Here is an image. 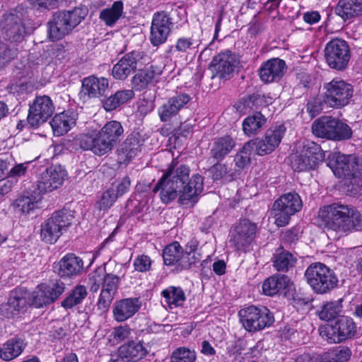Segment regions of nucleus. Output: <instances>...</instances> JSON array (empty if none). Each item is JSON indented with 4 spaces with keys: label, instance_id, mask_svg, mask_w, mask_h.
<instances>
[{
    "label": "nucleus",
    "instance_id": "59",
    "mask_svg": "<svg viewBox=\"0 0 362 362\" xmlns=\"http://www.w3.org/2000/svg\"><path fill=\"white\" fill-rule=\"evenodd\" d=\"M250 148V143L245 144L243 149L236 154L235 161L236 165L240 168H244L247 165L250 161V155L247 153V150Z\"/></svg>",
    "mask_w": 362,
    "mask_h": 362
},
{
    "label": "nucleus",
    "instance_id": "51",
    "mask_svg": "<svg viewBox=\"0 0 362 362\" xmlns=\"http://www.w3.org/2000/svg\"><path fill=\"white\" fill-rule=\"evenodd\" d=\"M42 284L52 303L57 300L65 291V284L60 280H56L48 284Z\"/></svg>",
    "mask_w": 362,
    "mask_h": 362
},
{
    "label": "nucleus",
    "instance_id": "22",
    "mask_svg": "<svg viewBox=\"0 0 362 362\" xmlns=\"http://www.w3.org/2000/svg\"><path fill=\"white\" fill-rule=\"evenodd\" d=\"M141 302L138 298H124L117 301L113 308L114 319L119 322L133 317L141 308Z\"/></svg>",
    "mask_w": 362,
    "mask_h": 362
},
{
    "label": "nucleus",
    "instance_id": "2",
    "mask_svg": "<svg viewBox=\"0 0 362 362\" xmlns=\"http://www.w3.org/2000/svg\"><path fill=\"white\" fill-rule=\"evenodd\" d=\"M124 135L122 124L116 120L107 122L100 130H89L77 138L83 150L101 156L111 151Z\"/></svg>",
    "mask_w": 362,
    "mask_h": 362
},
{
    "label": "nucleus",
    "instance_id": "1",
    "mask_svg": "<svg viewBox=\"0 0 362 362\" xmlns=\"http://www.w3.org/2000/svg\"><path fill=\"white\" fill-rule=\"evenodd\" d=\"M189 168L178 165L173 160L153 189V192L160 191L163 202L168 203L177 197L179 201L193 200L203 189V178L199 174H194L189 178Z\"/></svg>",
    "mask_w": 362,
    "mask_h": 362
},
{
    "label": "nucleus",
    "instance_id": "17",
    "mask_svg": "<svg viewBox=\"0 0 362 362\" xmlns=\"http://www.w3.org/2000/svg\"><path fill=\"white\" fill-rule=\"evenodd\" d=\"M173 23L169 16L163 11L157 12L153 15L151 26L150 41L153 46L164 43L171 30Z\"/></svg>",
    "mask_w": 362,
    "mask_h": 362
},
{
    "label": "nucleus",
    "instance_id": "40",
    "mask_svg": "<svg viewBox=\"0 0 362 362\" xmlns=\"http://www.w3.org/2000/svg\"><path fill=\"white\" fill-rule=\"evenodd\" d=\"M235 146V142L230 136L218 139L211 149V156L216 160H222L228 154Z\"/></svg>",
    "mask_w": 362,
    "mask_h": 362
},
{
    "label": "nucleus",
    "instance_id": "8",
    "mask_svg": "<svg viewBox=\"0 0 362 362\" xmlns=\"http://www.w3.org/2000/svg\"><path fill=\"white\" fill-rule=\"evenodd\" d=\"M324 89L323 103L334 108L347 105L354 95L352 86L340 78H334L325 83Z\"/></svg>",
    "mask_w": 362,
    "mask_h": 362
},
{
    "label": "nucleus",
    "instance_id": "61",
    "mask_svg": "<svg viewBox=\"0 0 362 362\" xmlns=\"http://www.w3.org/2000/svg\"><path fill=\"white\" fill-rule=\"evenodd\" d=\"M210 173L214 180H218L227 173V168L221 163H216L210 168Z\"/></svg>",
    "mask_w": 362,
    "mask_h": 362
},
{
    "label": "nucleus",
    "instance_id": "6",
    "mask_svg": "<svg viewBox=\"0 0 362 362\" xmlns=\"http://www.w3.org/2000/svg\"><path fill=\"white\" fill-rule=\"evenodd\" d=\"M327 165L332 169L335 176L350 180L346 182V185L348 186L350 184L356 185L354 189L356 193L360 192L361 181L358 178V163L355 156L336 153L333 155V160L330 161Z\"/></svg>",
    "mask_w": 362,
    "mask_h": 362
},
{
    "label": "nucleus",
    "instance_id": "55",
    "mask_svg": "<svg viewBox=\"0 0 362 362\" xmlns=\"http://www.w3.org/2000/svg\"><path fill=\"white\" fill-rule=\"evenodd\" d=\"M16 55V51L0 42V69L11 61Z\"/></svg>",
    "mask_w": 362,
    "mask_h": 362
},
{
    "label": "nucleus",
    "instance_id": "26",
    "mask_svg": "<svg viewBox=\"0 0 362 362\" xmlns=\"http://www.w3.org/2000/svg\"><path fill=\"white\" fill-rule=\"evenodd\" d=\"M164 262L166 265L178 264L182 268H188L195 261L186 260L184 252L177 242H174L165 247L163 252Z\"/></svg>",
    "mask_w": 362,
    "mask_h": 362
},
{
    "label": "nucleus",
    "instance_id": "33",
    "mask_svg": "<svg viewBox=\"0 0 362 362\" xmlns=\"http://www.w3.org/2000/svg\"><path fill=\"white\" fill-rule=\"evenodd\" d=\"M335 11L344 20L362 16V0H339Z\"/></svg>",
    "mask_w": 362,
    "mask_h": 362
},
{
    "label": "nucleus",
    "instance_id": "49",
    "mask_svg": "<svg viewBox=\"0 0 362 362\" xmlns=\"http://www.w3.org/2000/svg\"><path fill=\"white\" fill-rule=\"evenodd\" d=\"M195 351L187 347L177 348L171 355V362H195Z\"/></svg>",
    "mask_w": 362,
    "mask_h": 362
},
{
    "label": "nucleus",
    "instance_id": "20",
    "mask_svg": "<svg viewBox=\"0 0 362 362\" xmlns=\"http://www.w3.org/2000/svg\"><path fill=\"white\" fill-rule=\"evenodd\" d=\"M142 59L140 52L133 51L124 55L115 64L112 69V76L117 80H124L137 68L139 62Z\"/></svg>",
    "mask_w": 362,
    "mask_h": 362
},
{
    "label": "nucleus",
    "instance_id": "30",
    "mask_svg": "<svg viewBox=\"0 0 362 362\" xmlns=\"http://www.w3.org/2000/svg\"><path fill=\"white\" fill-rule=\"evenodd\" d=\"M25 346L23 339L17 337L10 339L0 348V358L5 361H10L19 356Z\"/></svg>",
    "mask_w": 362,
    "mask_h": 362
},
{
    "label": "nucleus",
    "instance_id": "56",
    "mask_svg": "<svg viewBox=\"0 0 362 362\" xmlns=\"http://www.w3.org/2000/svg\"><path fill=\"white\" fill-rule=\"evenodd\" d=\"M158 112L162 122L170 120L173 116L178 113L176 108H174L168 100L158 108Z\"/></svg>",
    "mask_w": 362,
    "mask_h": 362
},
{
    "label": "nucleus",
    "instance_id": "35",
    "mask_svg": "<svg viewBox=\"0 0 362 362\" xmlns=\"http://www.w3.org/2000/svg\"><path fill=\"white\" fill-rule=\"evenodd\" d=\"M290 280L285 275H274L267 278L262 284V291L265 295L274 296L288 286Z\"/></svg>",
    "mask_w": 362,
    "mask_h": 362
},
{
    "label": "nucleus",
    "instance_id": "7",
    "mask_svg": "<svg viewBox=\"0 0 362 362\" xmlns=\"http://www.w3.org/2000/svg\"><path fill=\"white\" fill-rule=\"evenodd\" d=\"M240 322L248 332H255L270 327L274 317L270 310L264 306L250 305L239 311Z\"/></svg>",
    "mask_w": 362,
    "mask_h": 362
},
{
    "label": "nucleus",
    "instance_id": "54",
    "mask_svg": "<svg viewBox=\"0 0 362 362\" xmlns=\"http://www.w3.org/2000/svg\"><path fill=\"white\" fill-rule=\"evenodd\" d=\"M105 276V271L101 268L95 269L89 274V284L92 292L98 291L100 285H103Z\"/></svg>",
    "mask_w": 362,
    "mask_h": 362
},
{
    "label": "nucleus",
    "instance_id": "44",
    "mask_svg": "<svg viewBox=\"0 0 362 362\" xmlns=\"http://www.w3.org/2000/svg\"><path fill=\"white\" fill-rule=\"evenodd\" d=\"M199 46V41L192 36H182L177 39L174 45L175 51L180 54H189L195 52ZM173 48L172 47L171 49Z\"/></svg>",
    "mask_w": 362,
    "mask_h": 362
},
{
    "label": "nucleus",
    "instance_id": "32",
    "mask_svg": "<svg viewBox=\"0 0 362 362\" xmlns=\"http://www.w3.org/2000/svg\"><path fill=\"white\" fill-rule=\"evenodd\" d=\"M336 119L332 117H322L316 119L312 125L313 133L317 137L333 140L334 136V127Z\"/></svg>",
    "mask_w": 362,
    "mask_h": 362
},
{
    "label": "nucleus",
    "instance_id": "43",
    "mask_svg": "<svg viewBox=\"0 0 362 362\" xmlns=\"http://www.w3.org/2000/svg\"><path fill=\"white\" fill-rule=\"evenodd\" d=\"M265 117L259 112L245 118L243 122V130L247 135L256 134L265 124Z\"/></svg>",
    "mask_w": 362,
    "mask_h": 362
},
{
    "label": "nucleus",
    "instance_id": "42",
    "mask_svg": "<svg viewBox=\"0 0 362 362\" xmlns=\"http://www.w3.org/2000/svg\"><path fill=\"white\" fill-rule=\"evenodd\" d=\"M139 152V146L134 139H127L118 151V159L120 163H127L135 157Z\"/></svg>",
    "mask_w": 362,
    "mask_h": 362
},
{
    "label": "nucleus",
    "instance_id": "36",
    "mask_svg": "<svg viewBox=\"0 0 362 362\" xmlns=\"http://www.w3.org/2000/svg\"><path fill=\"white\" fill-rule=\"evenodd\" d=\"M161 296L170 309L183 305L186 300L184 291L179 286H168L162 291Z\"/></svg>",
    "mask_w": 362,
    "mask_h": 362
},
{
    "label": "nucleus",
    "instance_id": "41",
    "mask_svg": "<svg viewBox=\"0 0 362 362\" xmlns=\"http://www.w3.org/2000/svg\"><path fill=\"white\" fill-rule=\"evenodd\" d=\"M123 13V3L121 1H115L112 6L101 11L100 18L107 26H112L120 18Z\"/></svg>",
    "mask_w": 362,
    "mask_h": 362
},
{
    "label": "nucleus",
    "instance_id": "53",
    "mask_svg": "<svg viewBox=\"0 0 362 362\" xmlns=\"http://www.w3.org/2000/svg\"><path fill=\"white\" fill-rule=\"evenodd\" d=\"M334 127V136L333 140H345L349 139L352 136V131L350 127L336 119V124Z\"/></svg>",
    "mask_w": 362,
    "mask_h": 362
},
{
    "label": "nucleus",
    "instance_id": "18",
    "mask_svg": "<svg viewBox=\"0 0 362 362\" xmlns=\"http://www.w3.org/2000/svg\"><path fill=\"white\" fill-rule=\"evenodd\" d=\"M25 33L21 20L13 14L4 16L0 23V37L11 42L22 40Z\"/></svg>",
    "mask_w": 362,
    "mask_h": 362
},
{
    "label": "nucleus",
    "instance_id": "9",
    "mask_svg": "<svg viewBox=\"0 0 362 362\" xmlns=\"http://www.w3.org/2000/svg\"><path fill=\"white\" fill-rule=\"evenodd\" d=\"M302 206V200L297 193L288 192L283 194L275 201L272 207L276 226L284 227L288 225L291 216L299 211Z\"/></svg>",
    "mask_w": 362,
    "mask_h": 362
},
{
    "label": "nucleus",
    "instance_id": "14",
    "mask_svg": "<svg viewBox=\"0 0 362 362\" xmlns=\"http://www.w3.org/2000/svg\"><path fill=\"white\" fill-rule=\"evenodd\" d=\"M66 170L60 165H51L39 176L35 188L42 195L60 187L66 177Z\"/></svg>",
    "mask_w": 362,
    "mask_h": 362
},
{
    "label": "nucleus",
    "instance_id": "64",
    "mask_svg": "<svg viewBox=\"0 0 362 362\" xmlns=\"http://www.w3.org/2000/svg\"><path fill=\"white\" fill-rule=\"evenodd\" d=\"M130 185V179L128 177H125L116 186L112 185L115 187V195L117 196V198L128 192Z\"/></svg>",
    "mask_w": 362,
    "mask_h": 362
},
{
    "label": "nucleus",
    "instance_id": "21",
    "mask_svg": "<svg viewBox=\"0 0 362 362\" xmlns=\"http://www.w3.org/2000/svg\"><path fill=\"white\" fill-rule=\"evenodd\" d=\"M286 65L284 60L273 58L263 63L259 69L260 79L264 83L279 81L284 74Z\"/></svg>",
    "mask_w": 362,
    "mask_h": 362
},
{
    "label": "nucleus",
    "instance_id": "31",
    "mask_svg": "<svg viewBox=\"0 0 362 362\" xmlns=\"http://www.w3.org/2000/svg\"><path fill=\"white\" fill-rule=\"evenodd\" d=\"M119 350L124 357L130 359L131 362L139 361L148 353L147 347L139 340H132L125 343L119 348Z\"/></svg>",
    "mask_w": 362,
    "mask_h": 362
},
{
    "label": "nucleus",
    "instance_id": "24",
    "mask_svg": "<svg viewBox=\"0 0 362 362\" xmlns=\"http://www.w3.org/2000/svg\"><path fill=\"white\" fill-rule=\"evenodd\" d=\"M57 274L62 278H71L78 275L83 267L82 259L74 254H67L58 262Z\"/></svg>",
    "mask_w": 362,
    "mask_h": 362
},
{
    "label": "nucleus",
    "instance_id": "52",
    "mask_svg": "<svg viewBox=\"0 0 362 362\" xmlns=\"http://www.w3.org/2000/svg\"><path fill=\"white\" fill-rule=\"evenodd\" d=\"M221 362H236L241 354L240 349L234 342L228 343L226 350L220 354Z\"/></svg>",
    "mask_w": 362,
    "mask_h": 362
},
{
    "label": "nucleus",
    "instance_id": "12",
    "mask_svg": "<svg viewBox=\"0 0 362 362\" xmlns=\"http://www.w3.org/2000/svg\"><path fill=\"white\" fill-rule=\"evenodd\" d=\"M325 158V153L320 145L307 141L298 154L293 156L291 166L294 170L304 171L315 168Z\"/></svg>",
    "mask_w": 362,
    "mask_h": 362
},
{
    "label": "nucleus",
    "instance_id": "23",
    "mask_svg": "<svg viewBox=\"0 0 362 362\" xmlns=\"http://www.w3.org/2000/svg\"><path fill=\"white\" fill-rule=\"evenodd\" d=\"M109 88L108 79L90 76L82 81L81 96L88 98H99L105 95Z\"/></svg>",
    "mask_w": 362,
    "mask_h": 362
},
{
    "label": "nucleus",
    "instance_id": "11",
    "mask_svg": "<svg viewBox=\"0 0 362 362\" xmlns=\"http://www.w3.org/2000/svg\"><path fill=\"white\" fill-rule=\"evenodd\" d=\"M356 333V324L347 316H341L334 324L320 328L321 337L329 343H341L352 338Z\"/></svg>",
    "mask_w": 362,
    "mask_h": 362
},
{
    "label": "nucleus",
    "instance_id": "50",
    "mask_svg": "<svg viewBox=\"0 0 362 362\" xmlns=\"http://www.w3.org/2000/svg\"><path fill=\"white\" fill-rule=\"evenodd\" d=\"M52 303L42 284L39 285L32 295V304L35 308H42Z\"/></svg>",
    "mask_w": 362,
    "mask_h": 362
},
{
    "label": "nucleus",
    "instance_id": "5",
    "mask_svg": "<svg viewBox=\"0 0 362 362\" xmlns=\"http://www.w3.org/2000/svg\"><path fill=\"white\" fill-rule=\"evenodd\" d=\"M305 277L313 290L320 294L330 291L338 283L334 272L320 262L311 264L305 270Z\"/></svg>",
    "mask_w": 362,
    "mask_h": 362
},
{
    "label": "nucleus",
    "instance_id": "34",
    "mask_svg": "<svg viewBox=\"0 0 362 362\" xmlns=\"http://www.w3.org/2000/svg\"><path fill=\"white\" fill-rule=\"evenodd\" d=\"M26 304L25 298L21 293L16 291H12L9 296L8 302L1 305V312L6 317H11L16 315Z\"/></svg>",
    "mask_w": 362,
    "mask_h": 362
},
{
    "label": "nucleus",
    "instance_id": "57",
    "mask_svg": "<svg viewBox=\"0 0 362 362\" xmlns=\"http://www.w3.org/2000/svg\"><path fill=\"white\" fill-rule=\"evenodd\" d=\"M115 293L113 291L103 287L98 302L99 309L106 310L110 305Z\"/></svg>",
    "mask_w": 362,
    "mask_h": 362
},
{
    "label": "nucleus",
    "instance_id": "25",
    "mask_svg": "<svg viewBox=\"0 0 362 362\" xmlns=\"http://www.w3.org/2000/svg\"><path fill=\"white\" fill-rule=\"evenodd\" d=\"M76 114L73 112L55 115L50 122L54 135L59 136L66 134L76 125Z\"/></svg>",
    "mask_w": 362,
    "mask_h": 362
},
{
    "label": "nucleus",
    "instance_id": "39",
    "mask_svg": "<svg viewBox=\"0 0 362 362\" xmlns=\"http://www.w3.org/2000/svg\"><path fill=\"white\" fill-rule=\"evenodd\" d=\"M87 295L88 291L86 287L83 285H77L61 302V306L66 310L71 309L82 303Z\"/></svg>",
    "mask_w": 362,
    "mask_h": 362
},
{
    "label": "nucleus",
    "instance_id": "29",
    "mask_svg": "<svg viewBox=\"0 0 362 362\" xmlns=\"http://www.w3.org/2000/svg\"><path fill=\"white\" fill-rule=\"evenodd\" d=\"M42 194L36 189L20 196L12 204L13 209L21 214H29L37 207V203L41 200Z\"/></svg>",
    "mask_w": 362,
    "mask_h": 362
},
{
    "label": "nucleus",
    "instance_id": "15",
    "mask_svg": "<svg viewBox=\"0 0 362 362\" xmlns=\"http://www.w3.org/2000/svg\"><path fill=\"white\" fill-rule=\"evenodd\" d=\"M54 111V106L49 96H37L30 105L28 122L32 127H37L45 122Z\"/></svg>",
    "mask_w": 362,
    "mask_h": 362
},
{
    "label": "nucleus",
    "instance_id": "63",
    "mask_svg": "<svg viewBox=\"0 0 362 362\" xmlns=\"http://www.w3.org/2000/svg\"><path fill=\"white\" fill-rule=\"evenodd\" d=\"M322 110V104L319 99H313L307 104V111L312 117L320 114Z\"/></svg>",
    "mask_w": 362,
    "mask_h": 362
},
{
    "label": "nucleus",
    "instance_id": "46",
    "mask_svg": "<svg viewBox=\"0 0 362 362\" xmlns=\"http://www.w3.org/2000/svg\"><path fill=\"white\" fill-rule=\"evenodd\" d=\"M296 262V257L289 252L281 251L274 257V267L278 271H288Z\"/></svg>",
    "mask_w": 362,
    "mask_h": 362
},
{
    "label": "nucleus",
    "instance_id": "13",
    "mask_svg": "<svg viewBox=\"0 0 362 362\" xmlns=\"http://www.w3.org/2000/svg\"><path fill=\"white\" fill-rule=\"evenodd\" d=\"M325 57L331 68L344 69L350 59V49L347 42L338 38L332 40L326 45Z\"/></svg>",
    "mask_w": 362,
    "mask_h": 362
},
{
    "label": "nucleus",
    "instance_id": "45",
    "mask_svg": "<svg viewBox=\"0 0 362 362\" xmlns=\"http://www.w3.org/2000/svg\"><path fill=\"white\" fill-rule=\"evenodd\" d=\"M341 303L339 300L327 302L317 311V315L320 319L329 321L335 318L341 313Z\"/></svg>",
    "mask_w": 362,
    "mask_h": 362
},
{
    "label": "nucleus",
    "instance_id": "10",
    "mask_svg": "<svg viewBox=\"0 0 362 362\" xmlns=\"http://www.w3.org/2000/svg\"><path fill=\"white\" fill-rule=\"evenodd\" d=\"M72 216L66 211L53 213L42 225L40 237L47 243H54L71 223Z\"/></svg>",
    "mask_w": 362,
    "mask_h": 362
},
{
    "label": "nucleus",
    "instance_id": "4",
    "mask_svg": "<svg viewBox=\"0 0 362 362\" xmlns=\"http://www.w3.org/2000/svg\"><path fill=\"white\" fill-rule=\"evenodd\" d=\"M86 11L76 8L56 13L48 22V37L57 41L70 33L85 18Z\"/></svg>",
    "mask_w": 362,
    "mask_h": 362
},
{
    "label": "nucleus",
    "instance_id": "38",
    "mask_svg": "<svg viewBox=\"0 0 362 362\" xmlns=\"http://www.w3.org/2000/svg\"><path fill=\"white\" fill-rule=\"evenodd\" d=\"M351 354L349 347L340 346L323 355H318L317 362H347Z\"/></svg>",
    "mask_w": 362,
    "mask_h": 362
},
{
    "label": "nucleus",
    "instance_id": "37",
    "mask_svg": "<svg viewBox=\"0 0 362 362\" xmlns=\"http://www.w3.org/2000/svg\"><path fill=\"white\" fill-rule=\"evenodd\" d=\"M134 96L132 90H122L108 97L103 102V107L107 112L115 110L119 105L127 103Z\"/></svg>",
    "mask_w": 362,
    "mask_h": 362
},
{
    "label": "nucleus",
    "instance_id": "47",
    "mask_svg": "<svg viewBox=\"0 0 362 362\" xmlns=\"http://www.w3.org/2000/svg\"><path fill=\"white\" fill-rule=\"evenodd\" d=\"M154 76L155 71L153 69V66L149 69L141 70L132 78V86L135 90H141L147 87Z\"/></svg>",
    "mask_w": 362,
    "mask_h": 362
},
{
    "label": "nucleus",
    "instance_id": "19",
    "mask_svg": "<svg viewBox=\"0 0 362 362\" xmlns=\"http://www.w3.org/2000/svg\"><path fill=\"white\" fill-rule=\"evenodd\" d=\"M236 62L235 54L230 50H226L214 56L209 66L214 76L227 78L233 72Z\"/></svg>",
    "mask_w": 362,
    "mask_h": 362
},
{
    "label": "nucleus",
    "instance_id": "16",
    "mask_svg": "<svg viewBox=\"0 0 362 362\" xmlns=\"http://www.w3.org/2000/svg\"><path fill=\"white\" fill-rule=\"evenodd\" d=\"M286 130L284 124L276 125L267 129L263 138L258 139L253 143L257 153L263 156L274 151L280 144Z\"/></svg>",
    "mask_w": 362,
    "mask_h": 362
},
{
    "label": "nucleus",
    "instance_id": "28",
    "mask_svg": "<svg viewBox=\"0 0 362 362\" xmlns=\"http://www.w3.org/2000/svg\"><path fill=\"white\" fill-rule=\"evenodd\" d=\"M107 267L103 287L116 292L121 279L125 275V269L122 264L112 261L107 262Z\"/></svg>",
    "mask_w": 362,
    "mask_h": 362
},
{
    "label": "nucleus",
    "instance_id": "62",
    "mask_svg": "<svg viewBox=\"0 0 362 362\" xmlns=\"http://www.w3.org/2000/svg\"><path fill=\"white\" fill-rule=\"evenodd\" d=\"M130 332L131 329L128 326H119L115 328L112 335L115 340L122 341L129 336Z\"/></svg>",
    "mask_w": 362,
    "mask_h": 362
},
{
    "label": "nucleus",
    "instance_id": "3",
    "mask_svg": "<svg viewBox=\"0 0 362 362\" xmlns=\"http://www.w3.org/2000/svg\"><path fill=\"white\" fill-rule=\"evenodd\" d=\"M318 216L327 230L335 231L339 235L362 230V214L353 207L334 204L320 209Z\"/></svg>",
    "mask_w": 362,
    "mask_h": 362
},
{
    "label": "nucleus",
    "instance_id": "27",
    "mask_svg": "<svg viewBox=\"0 0 362 362\" xmlns=\"http://www.w3.org/2000/svg\"><path fill=\"white\" fill-rule=\"evenodd\" d=\"M256 233V225L244 220L236 226L233 243L238 250L249 245L254 239Z\"/></svg>",
    "mask_w": 362,
    "mask_h": 362
},
{
    "label": "nucleus",
    "instance_id": "60",
    "mask_svg": "<svg viewBox=\"0 0 362 362\" xmlns=\"http://www.w3.org/2000/svg\"><path fill=\"white\" fill-rule=\"evenodd\" d=\"M190 100V97L186 93H181L170 98L168 101L173 105L174 108L179 112Z\"/></svg>",
    "mask_w": 362,
    "mask_h": 362
},
{
    "label": "nucleus",
    "instance_id": "58",
    "mask_svg": "<svg viewBox=\"0 0 362 362\" xmlns=\"http://www.w3.org/2000/svg\"><path fill=\"white\" fill-rule=\"evenodd\" d=\"M151 259L148 256L141 255L135 258L133 264L136 271L145 272L151 269Z\"/></svg>",
    "mask_w": 362,
    "mask_h": 362
},
{
    "label": "nucleus",
    "instance_id": "48",
    "mask_svg": "<svg viewBox=\"0 0 362 362\" xmlns=\"http://www.w3.org/2000/svg\"><path fill=\"white\" fill-rule=\"evenodd\" d=\"M117 199L115 187L112 186L102 194L100 199L96 202V207L100 211H107L114 204Z\"/></svg>",
    "mask_w": 362,
    "mask_h": 362
}]
</instances>
